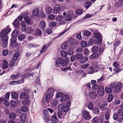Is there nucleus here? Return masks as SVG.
I'll return each instance as SVG.
<instances>
[{
	"label": "nucleus",
	"mask_w": 123,
	"mask_h": 123,
	"mask_svg": "<svg viewBox=\"0 0 123 123\" xmlns=\"http://www.w3.org/2000/svg\"><path fill=\"white\" fill-rule=\"evenodd\" d=\"M68 42L69 44L71 45L75 44L78 43V41L77 40L72 37H70L68 38Z\"/></svg>",
	"instance_id": "5"
},
{
	"label": "nucleus",
	"mask_w": 123,
	"mask_h": 123,
	"mask_svg": "<svg viewBox=\"0 0 123 123\" xmlns=\"http://www.w3.org/2000/svg\"><path fill=\"white\" fill-rule=\"evenodd\" d=\"M42 34L41 31L38 29H37L36 31V34L37 35H41Z\"/></svg>",
	"instance_id": "48"
},
{
	"label": "nucleus",
	"mask_w": 123,
	"mask_h": 123,
	"mask_svg": "<svg viewBox=\"0 0 123 123\" xmlns=\"http://www.w3.org/2000/svg\"><path fill=\"white\" fill-rule=\"evenodd\" d=\"M68 43L67 41L65 42L61 45V48L62 49H66L67 48Z\"/></svg>",
	"instance_id": "28"
},
{
	"label": "nucleus",
	"mask_w": 123,
	"mask_h": 123,
	"mask_svg": "<svg viewBox=\"0 0 123 123\" xmlns=\"http://www.w3.org/2000/svg\"><path fill=\"white\" fill-rule=\"evenodd\" d=\"M27 116L26 113H23L21 114L20 117V119L22 123H24L25 121Z\"/></svg>",
	"instance_id": "13"
},
{
	"label": "nucleus",
	"mask_w": 123,
	"mask_h": 123,
	"mask_svg": "<svg viewBox=\"0 0 123 123\" xmlns=\"http://www.w3.org/2000/svg\"><path fill=\"white\" fill-rule=\"evenodd\" d=\"M63 59L62 57L58 58L56 62V65H59L62 64L63 62Z\"/></svg>",
	"instance_id": "20"
},
{
	"label": "nucleus",
	"mask_w": 123,
	"mask_h": 123,
	"mask_svg": "<svg viewBox=\"0 0 123 123\" xmlns=\"http://www.w3.org/2000/svg\"><path fill=\"white\" fill-rule=\"evenodd\" d=\"M24 82V80L23 79L22 80H20L17 81H13L10 82L9 84L11 85H17L19 84H20L23 83Z\"/></svg>",
	"instance_id": "7"
},
{
	"label": "nucleus",
	"mask_w": 123,
	"mask_h": 123,
	"mask_svg": "<svg viewBox=\"0 0 123 123\" xmlns=\"http://www.w3.org/2000/svg\"><path fill=\"white\" fill-rule=\"evenodd\" d=\"M122 68H120L118 69V68H114L113 69L114 71L116 73L122 71Z\"/></svg>",
	"instance_id": "62"
},
{
	"label": "nucleus",
	"mask_w": 123,
	"mask_h": 123,
	"mask_svg": "<svg viewBox=\"0 0 123 123\" xmlns=\"http://www.w3.org/2000/svg\"><path fill=\"white\" fill-rule=\"evenodd\" d=\"M58 104V101L57 100H55L52 102L51 104L52 106H55Z\"/></svg>",
	"instance_id": "58"
},
{
	"label": "nucleus",
	"mask_w": 123,
	"mask_h": 123,
	"mask_svg": "<svg viewBox=\"0 0 123 123\" xmlns=\"http://www.w3.org/2000/svg\"><path fill=\"white\" fill-rule=\"evenodd\" d=\"M53 96H51L49 93L45 94V97L43 98L42 102L43 104L45 105L49 102L50 99H52Z\"/></svg>",
	"instance_id": "3"
},
{
	"label": "nucleus",
	"mask_w": 123,
	"mask_h": 123,
	"mask_svg": "<svg viewBox=\"0 0 123 123\" xmlns=\"http://www.w3.org/2000/svg\"><path fill=\"white\" fill-rule=\"evenodd\" d=\"M54 92L53 88H49L48 90L47 93H49L51 96H53V94Z\"/></svg>",
	"instance_id": "41"
},
{
	"label": "nucleus",
	"mask_w": 123,
	"mask_h": 123,
	"mask_svg": "<svg viewBox=\"0 0 123 123\" xmlns=\"http://www.w3.org/2000/svg\"><path fill=\"white\" fill-rule=\"evenodd\" d=\"M84 35L85 36H88L91 35V32L88 31H85L84 32Z\"/></svg>",
	"instance_id": "63"
},
{
	"label": "nucleus",
	"mask_w": 123,
	"mask_h": 123,
	"mask_svg": "<svg viewBox=\"0 0 123 123\" xmlns=\"http://www.w3.org/2000/svg\"><path fill=\"white\" fill-rule=\"evenodd\" d=\"M93 113L95 114H98L99 112L98 108H95L93 110Z\"/></svg>",
	"instance_id": "39"
},
{
	"label": "nucleus",
	"mask_w": 123,
	"mask_h": 123,
	"mask_svg": "<svg viewBox=\"0 0 123 123\" xmlns=\"http://www.w3.org/2000/svg\"><path fill=\"white\" fill-rule=\"evenodd\" d=\"M60 6L59 5H56L53 9L54 12L56 14L59 12L61 10Z\"/></svg>",
	"instance_id": "12"
},
{
	"label": "nucleus",
	"mask_w": 123,
	"mask_h": 123,
	"mask_svg": "<svg viewBox=\"0 0 123 123\" xmlns=\"http://www.w3.org/2000/svg\"><path fill=\"white\" fill-rule=\"evenodd\" d=\"M82 115L84 118L86 120H89L92 118L91 116L90 115L89 113L86 110L83 111Z\"/></svg>",
	"instance_id": "4"
},
{
	"label": "nucleus",
	"mask_w": 123,
	"mask_h": 123,
	"mask_svg": "<svg viewBox=\"0 0 123 123\" xmlns=\"http://www.w3.org/2000/svg\"><path fill=\"white\" fill-rule=\"evenodd\" d=\"M94 43V40L92 38H91L89 40L88 44L90 46H91V45L93 44Z\"/></svg>",
	"instance_id": "64"
},
{
	"label": "nucleus",
	"mask_w": 123,
	"mask_h": 123,
	"mask_svg": "<svg viewBox=\"0 0 123 123\" xmlns=\"http://www.w3.org/2000/svg\"><path fill=\"white\" fill-rule=\"evenodd\" d=\"M19 55V54L18 53H17L15 54L13 57V59L14 60H16L18 58Z\"/></svg>",
	"instance_id": "50"
},
{
	"label": "nucleus",
	"mask_w": 123,
	"mask_h": 123,
	"mask_svg": "<svg viewBox=\"0 0 123 123\" xmlns=\"http://www.w3.org/2000/svg\"><path fill=\"white\" fill-rule=\"evenodd\" d=\"M93 37L95 38V42L98 45L100 44L102 41L101 34L98 32H95L93 34Z\"/></svg>",
	"instance_id": "2"
},
{
	"label": "nucleus",
	"mask_w": 123,
	"mask_h": 123,
	"mask_svg": "<svg viewBox=\"0 0 123 123\" xmlns=\"http://www.w3.org/2000/svg\"><path fill=\"white\" fill-rule=\"evenodd\" d=\"M2 67L4 69L6 68L8 66L7 62L5 60L3 61Z\"/></svg>",
	"instance_id": "24"
},
{
	"label": "nucleus",
	"mask_w": 123,
	"mask_h": 123,
	"mask_svg": "<svg viewBox=\"0 0 123 123\" xmlns=\"http://www.w3.org/2000/svg\"><path fill=\"white\" fill-rule=\"evenodd\" d=\"M98 84H95L93 85L92 86V89L93 90H96L98 89Z\"/></svg>",
	"instance_id": "60"
},
{
	"label": "nucleus",
	"mask_w": 123,
	"mask_h": 123,
	"mask_svg": "<svg viewBox=\"0 0 123 123\" xmlns=\"http://www.w3.org/2000/svg\"><path fill=\"white\" fill-rule=\"evenodd\" d=\"M98 118L96 117L94 118L92 121V123H98Z\"/></svg>",
	"instance_id": "56"
},
{
	"label": "nucleus",
	"mask_w": 123,
	"mask_h": 123,
	"mask_svg": "<svg viewBox=\"0 0 123 123\" xmlns=\"http://www.w3.org/2000/svg\"><path fill=\"white\" fill-rule=\"evenodd\" d=\"M45 11L47 14H50L52 12L53 10L51 7L46 6L45 8Z\"/></svg>",
	"instance_id": "11"
},
{
	"label": "nucleus",
	"mask_w": 123,
	"mask_h": 123,
	"mask_svg": "<svg viewBox=\"0 0 123 123\" xmlns=\"http://www.w3.org/2000/svg\"><path fill=\"white\" fill-rule=\"evenodd\" d=\"M28 12H23L21 14V15L23 18L25 19V18H26L28 17Z\"/></svg>",
	"instance_id": "26"
},
{
	"label": "nucleus",
	"mask_w": 123,
	"mask_h": 123,
	"mask_svg": "<svg viewBox=\"0 0 123 123\" xmlns=\"http://www.w3.org/2000/svg\"><path fill=\"white\" fill-rule=\"evenodd\" d=\"M69 108V107L68 106H65L62 107V110L64 112H67L68 111Z\"/></svg>",
	"instance_id": "36"
},
{
	"label": "nucleus",
	"mask_w": 123,
	"mask_h": 123,
	"mask_svg": "<svg viewBox=\"0 0 123 123\" xmlns=\"http://www.w3.org/2000/svg\"><path fill=\"white\" fill-rule=\"evenodd\" d=\"M68 59L67 58H66L64 61L63 60V62L62 63V66L63 67H65L68 64Z\"/></svg>",
	"instance_id": "33"
},
{
	"label": "nucleus",
	"mask_w": 123,
	"mask_h": 123,
	"mask_svg": "<svg viewBox=\"0 0 123 123\" xmlns=\"http://www.w3.org/2000/svg\"><path fill=\"white\" fill-rule=\"evenodd\" d=\"M88 73L89 74H92L94 73V69L93 67H90L88 68Z\"/></svg>",
	"instance_id": "32"
},
{
	"label": "nucleus",
	"mask_w": 123,
	"mask_h": 123,
	"mask_svg": "<svg viewBox=\"0 0 123 123\" xmlns=\"http://www.w3.org/2000/svg\"><path fill=\"white\" fill-rule=\"evenodd\" d=\"M89 96L91 99L95 98L97 96V93L95 92H90L89 93Z\"/></svg>",
	"instance_id": "10"
},
{
	"label": "nucleus",
	"mask_w": 123,
	"mask_h": 123,
	"mask_svg": "<svg viewBox=\"0 0 123 123\" xmlns=\"http://www.w3.org/2000/svg\"><path fill=\"white\" fill-rule=\"evenodd\" d=\"M21 110L22 111L24 112H26L28 110V108L26 106H23L21 108Z\"/></svg>",
	"instance_id": "37"
},
{
	"label": "nucleus",
	"mask_w": 123,
	"mask_h": 123,
	"mask_svg": "<svg viewBox=\"0 0 123 123\" xmlns=\"http://www.w3.org/2000/svg\"><path fill=\"white\" fill-rule=\"evenodd\" d=\"M69 98V96L68 95H65L61 98L60 100L61 102H63L67 101Z\"/></svg>",
	"instance_id": "15"
},
{
	"label": "nucleus",
	"mask_w": 123,
	"mask_h": 123,
	"mask_svg": "<svg viewBox=\"0 0 123 123\" xmlns=\"http://www.w3.org/2000/svg\"><path fill=\"white\" fill-rule=\"evenodd\" d=\"M18 31L17 30H14L12 33L11 36L12 37H15L17 35Z\"/></svg>",
	"instance_id": "35"
},
{
	"label": "nucleus",
	"mask_w": 123,
	"mask_h": 123,
	"mask_svg": "<svg viewBox=\"0 0 123 123\" xmlns=\"http://www.w3.org/2000/svg\"><path fill=\"white\" fill-rule=\"evenodd\" d=\"M99 56V54L97 53H95L92 54L90 56V58L91 59L96 58Z\"/></svg>",
	"instance_id": "30"
},
{
	"label": "nucleus",
	"mask_w": 123,
	"mask_h": 123,
	"mask_svg": "<svg viewBox=\"0 0 123 123\" xmlns=\"http://www.w3.org/2000/svg\"><path fill=\"white\" fill-rule=\"evenodd\" d=\"M46 47V45H44L42 48L41 49L40 51V53H43L46 50V49L45 48Z\"/></svg>",
	"instance_id": "55"
},
{
	"label": "nucleus",
	"mask_w": 123,
	"mask_h": 123,
	"mask_svg": "<svg viewBox=\"0 0 123 123\" xmlns=\"http://www.w3.org/2000/svg\"><path fill=\"white\" fill-rule=\"evenodd\" d=\"M105 91L107 93H111L112 92V90L111 88L108 87H106L105 89Z\"/></svg>",
	"instance_id": "46"
},
{
	"label": "nucleus",
	"mask_w": 123,
	"mask_h": 123,
	"mask_svg": "<svg viewBox=\"0 0 123 123\" xmlns=\"http://www.w3.org/2000/svg\"><path fill=\"white\" fill-rule=\"evenodd\" d=\"M120 44V41H118L117 42H115L114 44V49H115Z\"/></svg>",
	"instance_id": "53"
},
{
	"label": "nucleus",
	"mask_w": 123,
	"mask_h": 123,
	"mask_svg": "<svg viewBox=\"0 0 123 123\" xmlns=\"http://www.w3.org/2000/svg\"><path fill=\"white\" fill-rule=\"evenodd\" d=\"M19 21L17 19H15L13 23V25L16 27H17L19 25Z\"/></svg>",
	"instance_id": "42"
},
{
	"label": "nucleus",
	"mask_w": 123,
	"mask_h": 123,
	"mask_svg": "<svg viewBox=\"0 0 123 123\" xmlns=\"http://www.w3.org/2000/svg\"><path fill=\"white\" fill-rule=\"evenodd\" d=\"M63 93L61 92H58L56 94V98H58L61 97Z\"/></svg>",
	"instance_id": "59"
},
{
	"label": "nucleus",
	"mask_w": 123,
	"mask_h": 123,
	"mask_svg": "<svg viewBox=\"0 0 123 123\" xmlns=\"http://www.w3.org/2000/svg\"><path fill=\"white\" fill-rule=\"evenodd\" d=\"M39 12V10L38 8H34L33 12V15L37 16Z\"/></svg>",
	"instance_id": "23"
},
{
	"label": "nucleus",
	"mask_w": 123,
	"mask_h": 123,
	"mask_svg": "<svg viewBox=\"0 0 123 123\" xmlns=\"http://www.w3.org/2000/svg\"><path fill=\"white\" fill-rule=\"evenodd\" d=\"M48 18L49 20H52L55 18V16L53 15L50 14L48 16Z\"/></svg>",
	"instance_id": "61"
},
{
	"label": "nucleus",
	"mask_w": 123,
	"mask_h": 123,
	"mask_svg": "<svg viewBox=\"0 0 123 123\" xmlns=\"http://www.w3.org/2000/svg\"><path fill=\"white\" fill-rule=\"evenodd\" d=\"M22 104L24 105H26L27 104H28L30 103V102L29 100L27 99H26V100L23 101L22 102Z\"/></svg>",
	"instance_id": "45"
},
{
	"label": "nucleus",
	"mask_w": 123,
	"mask_h": 123,
	"mask_svg": "<svg viewBox=\"0 0 123 123\" xmlns=\"http://www.w3.org/2000/svg\"><path fill=\"white\" fill-rule=\"evenodd\" d=\"M7 34L6 29L3 30L0 33V37H2L1 40L3 42L2 46L4 48H5L6 47L8 44V38Z\"/></svg>",
	"instance_id": "1"
},
{
	"label": "nucleus",
	"mask_w": 123,
	"mask_h": 123,
	"mask_svg": "<svg viewBox=\"0 0 123 123\" xmlns=\"http://www.w3.org/2000/svg\"><path fill=\"white\" fill-rule=\"evenodd\" d=\"M34 74V73H30L29 74H28V75L26 74L22 75L21 76V78H23L24 80V79L28 77L29 76H33Z\"/></svg>",
	"instance_id": "18"
},
{
	"label": "nucleus",
	"mask_w": 123,
	"mask_h": 123,
	"mask_svg": "<svg viewBox=\"0 0 123 123\" xmlns=\"http://www.w3.org/2000/svg\"><path fill=\"white\" fill-rule=\"evenodd\" d=\"M77 39L79 40H81L82 39V37L81 35V33H79L77 34L76 36Z\"/></svg>",
	"instance_id": "57"
},
{
	"label": "nucleus",
	"mask_w": 123,
	"mask_h": 123,
	"mask_svg": "<svg viewBox=\"0 0 123 123\" xmlns=\"http://www.w3.org/2000/svg\"><path fill=\"white\" fill-rule=\"evenodd\" d=\"M87 107L90 110H92L93 108V105L92 102H89L87 104Z\"/></svg>",
	"instance_id": "25"
},
{
	"label": "nucleus",
	"mask_w": 123,
	"mask_h": 123,
	"mask_svg": "<svg viewBox=\"0 0 123 123\" xmlns=\"http://www.w3.org/2000/svg\"><path fill=\"white\" fill-rule=\"evenodd\" d=\"M98 95L100 96H103L105 93L104 87L103 86H101L99 87L97 91Z\"/></svg>",
	"instance_id": "6"
},
{
	"label": "nucleus",
	"mask_w": 123,
	"mask_h": 123,
	"mask_svg": "<svg viewBox=\"0 0 123 123\" xmlns=\"http://www.w3.org/2000/svg\"><path fill=\"white\" fill-rule=\"evenodd\" d=\"M31 27L28 26L25 29V32L27 34H30L33 31Z\"/></svg>",
	"instance_id": "22"
},
{
	"label": "nucleus",
	"mask_w": 123,
	"mask_h": 123,
	"mask_svg": "<svg viewBox=\"0 0 123 123\" xmlns=\"http://www.w3.org/2000/svg\"><path fill=\"white\" fill-rule=\"evenodd\" d=\"M16 39L15 37H12L10 40V43L11 46L13 47L16 46L18 45V43L16 42Z\"/></svg>",
	"instance_id": "9"
},
{
	"label": "nucleus",
	"mask_w": 123,
	"mask_h": 123,
	"mask_svg": "<svg viewBox=\"0 0 123 123\" xmlns=\"http://www.w3.org/2000/svg\"><path fill=\"white\" fill-rule=\"evenodd\" d=\"M21 74V73L20 72L18 73L16 75L12 74L11 76V78L14 79L15 80H16L18 79V78L19 76Z\"/></svg>",
	"instance_id": "21"
},
{
	"label": "nucleus",
	"mask_w": 123,
	"mask_h": 123,
	"mask_svg": "<svg viewBox=\"0 0 123 123\" xmlns=\"http://www.w3.org/2000/svg\"><path fill=\"white\" fill-rule=\"evenodd\" d=\"M45 26V24L44 21H42L40 22L39 25V27L40 28L44 29Z\"/></svg>",
	"instance_id": "31"
},
{
	"label": "nucleus",
	"mask_w": 123,
	"mask_h": 123,
	"mask_svg": "<svg viewBox=\"0 0 123 123\" xmlns=\"http://www.w3.org/2000/svg\"><path fill=\"white\" fill-rule=\"evenodd\" d=\"M113 98L112 94H109L108 95V98H107L108 101L109 102H111Z\"/></svg>",
	"instance_id": "47"
},
{
	"label": "nucleus",
	"mask_w": 123,
	"mask_h": 123,
	"mask_svg": "<svg viewBox=\"0 0 123 123\" xmlns=\"http://www.w3.org/2000/svg\"><path fill=\"white\" fill-rule=\"evenodd\" d=\"M98 49V46H94L92 49V51L93 52H97Z\"/></svg>",
	"instance_id": "49"
},
{
	"label": "nucleus",
	"mask_w": 123,
	"mask_h": 123,
	"mask_svg": "<svg viewBox=\"0 0 123 123\" xmlns=\"http://www.w3.org/2000/svg\"><path fill=\"white\" fill-rule=\"evenodd\" d=\"M64 18L67 21H70L72 19V18L71 16L68 14L66 16H65Z\"/></svg>",
	"instance_id": "34"
},
{
	"label": "nucleus",
	"mask_w": 123,
	"mask_h": 123,
	"mask_svg": "<svg viewBox=\"0 0 123 123\" xmlns=\"http://www.w3.org/2000/svg\"><path fill=\"white\" fill-rule=\"evenodd\" d=\"M61 55L62 56L64 57H66L67 55V53L66 52L63 50H62L61 52Z\"/></svg>",
	"instance_id": "51"
},
{
	"label": "nucleus",
	"mask_w": 123,
	"mask_h": 123,
	"mask_svg": "<svg viewBox=\"0 0 123 123\" xmlns=\"http://www.w3.org/2000/svg\"><path fill=\"white\" fill-rule=\"evenodd\" d=\"M11 95L12 97L13 98L17 100L18 98V95L15 92H12L11 93Z\"/></svg>",
	"instance_id": "19"
},
{
	"label": "nucleus",
	"mask_w": 123,
	"mask_h": 123,
	"mask_svg": "<svg viewBox=\"0 0 123 123\" xmlns=\"http://www.w3.org/2000/svg\"><path fill=\"white\" fill-rule=\"evenodd\" d=\"M16 117V115L15 113L12 112L10 113L9 115V118L12 120H14Z\"/></svg>",
	"instance_id": "14"
},
{
	"label": "nucleus",
	"mask_w": 123,
	"mask_h": 123,
	"mask_svg": "<svg viewBox=\"0 0 123 123\" xmlns=\"http://www.w3.org/2000/svg\"><path fill=\"white\" fill-rule=\"evenodd\" d=\"M26 21L27 24L28 25H30L31 24V20L29 18V17L24 19Z\"/></svg>",
	"instance_id": "43"
},
{
	"label": "nucleus",
	"mask_w": 123,
	"mask_h": 123,
	"mask_svg": "<svg viewBox=\"0 0 123 123\" xmlns=\"http://www.w3.org/2000/svg\"><path fill=\"white\" fill-rule=\"evenodd\" d=\"M89 66L88 64H85L82 65L80 67V68L81 69H84L87 68Z\"/></svg>",
	"instance_id": "44"
},
{
	"label": "nucleus",
	"mask_w": 123,
	"mask_h": 123,
	"mask_svg": "<svg viewBox=\"0 0 123 123\" xmlns=\"http://www.w3.org/2000/svg\"><path fill=\"white\" fill-rule=\"evenodd\" d=\"M19 97L21 98L24 99H27L29 98L28 94L26 93L23 92H21L20 93Z\"/></svg>",
	"instance_id": "8"
},
{
	"label": "nucleus",
	"mask_w": 123,
	"mask_h": 123,
	"mask_svg": "<svg viewBox=\"0 0 123 123\" xmlns=\"http://www.w3.org/2000/svg\"><path fill=\"white\" fill-rule=\"evenodd\" d=\"M39 45L37 44H32L31 43H29L28 44V47L30 48H31L32 47H38Z\"/></svg>",
	"instance_id": "27"
},
{
	"label": "nucleus",
	"mask_w": 123,
	"mask_h": 123,
	"mask_svg": "<svg viewBox=\"0 0 123 123\" xmlns=\"http://www.w3.org/2000/svg\"><path fill=\"white\" fill-rule=\"evenodd\" d=\"M91 3L90 2L88 1L85 3L84 5L85 8H88L91 6Z\"/></svg>",
	"instance_id": "40"
},
{
	"label": "nucleus",
	"mask_w": 123,
	"mask_h": 123,
	"mask_svg": "<svg viewBox=\"0 0 123 123\" xmlns=\"http://www.w3.org/2000/svg\"><path fill=\"white\" fill-rule=\"evenodd\" d=\"M57 115L60 119L63 118L65 116L64 113L62 112V111H60L57 113Z\"/></svg>",
	"instance_id": "16"
},
{
	"label": "nucleus",
	"mask_w": 123,
	"mask_h": 123,
	"mask_svg": "<svg viewBox=\"0 0 123 123\" xmlns=\"http://www.w3.org/2000/svg\"><path fill=\"white\" fill-rule=\"evenodd\" d=\"M118 114L119 116H122L123 115V109H120L118 111Z\"/></svg>",
	"instance_id": "52"
},
{
	"label": "nucleus",
	"mask_w": 123,
	"mask_h": 123,
	"mask_svg": "<svg viewBox=\"0 0 123 123\" xmlns=\"http://www.w3.org/2000/svg\"><path fill=\"white\" fill-rule=\"evenodd\" d=\"M50 121L53 122H57L58 121V120L55 116H52Z\"/></svg>",
	"instance_id": "54"
},
{
	"label": "nucleus",
	"mask_w": 123,
	"mask_h": 123,
	"mask_svg": "<svg viewBox=\"0 0 123 123\" xmlns=\"http://www.w3.org/2000/svg\"><path fill=\"white\" fill-rule=\"evenodd\" d=\"M25 35L24 34H21L18 36V39L20 41H22L25 38Z\"/></svg>",
	"instance_id": "38"
},
{
	"label": "nucleus",
	"mask_w": 123,
	"mask_h": 123,
	"mask_svg": "<svg viewBox=\"0 0 123 123\" xmlns=\"http://www.w3.org/2000/svg\"><path fill=\"white\" fill-rule=\"evenodd\" d=\"M121 86V84L118 83L115 86V90L116 92H120V87Z\"/></svg>",
	"instance_id": "17"
},
{
	"label": "nucleus",
	"mask_w": 123,
	"mask_h": 123,
	"mask_svg": "<svg viewBox=\"0 0 123 123\" xmlns=\"http://www.w3.org/2000/svg\"><path fill=\"white\" fill-rule=\"evenodd\" d=\"M75 59L78 60L82 58H83V56L80 53H78L75 55Z\"/></svg>",
	"instance_id": "29"
}]
</instances>
